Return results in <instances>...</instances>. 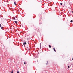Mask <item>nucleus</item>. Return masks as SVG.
I'll return each instance as SVG.
<instances>
[{"label":"nucleus","instance_id":"nucleus-1","mask_svg":"<svg viewBox=\"0 0 73 73\" xmlns=\"http://www.w3.org/2000/svg\"><path fill=\"white\" fill-rule=\"evenodd\" d=\"M24 46L25 45H26L27 44V43H26V42H25V41L24 43H23Z\"/></svg>","mask_w":73,"mask_h":73},{"label":"nucleus","instance_id":"nucleus-2","mask_svg":"<svg viewBox=\"0 0 73 73\" xmlns=\"http://www.w3.org/2000/svg\"><path fill=\"white\" fill-rule=\"evenodd\" d=\"M0 26L1 29H3V27H1V24H0Z\"/></svg>","mask_w":73,"mask_h":73},{"label":"nucleus","instance_id":"nucleus-3","mask_svg":"<svg viewBox=\"0 0 73 73\" xmlns=\"http://www.w3.org/2000/svg\"><path fill=\"white\" fill-rule=\"evenodd\" d=\"M53 50H54V52H56V50L55 49V48H54Z\"/></svg>","mask_w":73,"mask_h":73},{"label":"nucleus","instance_id":"nucleus-4","mask_svg":"<svg viewBox=\"0 0 73 73\" xmlns=\"http://www.w3.org/2000/svg\"><path fill=\"white\" fill-rule=\"evenodd\" d=\"M49 48H51V46L50 45H49Z\"/></svg>","mask_w":73,"mask_h":73},{"label":"nucleus","instance_id":"nucleus-5","mask_svg":"<svg viewBox=\"0 0 73 73\" xmlns=\"http://www.w3.org/2000/svg\"><path fill=\"white\" fill-rule=\"evenodd\" d=\"M15 22L16 24H17V21H15Z\"/></svg>","mask_w":73,"mask_h":73},{"label":"nucleus","instance_id":"nucleus-6","mask_svg":"<svg viewBox=\"0 0 73 73\" xmlns=\"http://www.w3.org/2000/svg\"><path fill=\"white\" fill-rule=\"evenodd\" d=\"M14 3L15 5H16V3L15 2H14Z\"/></svg>","mask_w":73,"mask_h":73},{"label":"nucleus","instance_id":"nucleus-7","mask_svg":"<svg viewBox=\"0 0 73 73\" xmlns=\"http://www.w3.org/2000/svg\"><path fill=\"white\" fill-rule=\"evenodd\" d=\"M70 22L71 23H72L73 22V20H71L70 21Z\"/></svg>","mask_w":73,"mask_h":73},{"label":"nucleus","instance_id":"nucleus-8","mask_svg":"<svg viewBox=\"0 0 73 73\" xmlns=\"http://www.w3.org/2000/svg\"><path fill=\"white\" fill-rule=\"evenodd\" d=\"M60 4H61V5H62V4H63L62 3H60Z\"/></svg>","mask_w":73,"mask_h":73},{"label":"nucleus","instance_id":"nucleus-9","mask_svg":"<svg viewBox=\"0 0 73 73\" xmlns=\"http://www.w3.org/2000/svg\"><path fill=\"white\" fill-rule=\"evenodd\" d=\"M13 19L14 20H15V17H13Z\"/></svg>","mask_w":73,"mask_h":73},{"label":"nucleus","instance_id":"nucleus-10","mask_svg":"<svg viewBox=\"0 0 73 73\" xmlns=\"http://www.w3.org/2000/svg\"><path fill=\"white\" fill-rule=\"evenodd\" d=\"M24 64H25V65L26 64L25 62H24Z\"/></svg>","mask_w":73,"mask_h":73},{"label":"nucleus","instance_id":"nucleus-11","mask_svg":"<svg viewBox=\"0 0 73 73\" xmlns=\"http://www.w3.org/2000/svg\"><path fill=\"white\" fill-rule=\"evenodd\" d=\"M68 68H69L70 67H69V66H68Z\"/></svg>","mask_w":73,"mask_h":73},{"label":"nucleus","instance_id":"nucleus-12","mask_svg":"<svg viewBox=\"0 0 73 73\" xmlns=\"http://www.w3.org/2000/svg\"><path fill=\"white\" fill-rule=\"evenodd\" d=\"M13 71L12 72H11V73H13Z\"/></svg>","mask_w":73,"mask_h":73},{"label":"nucleus","instance_id":"nucleus-13","mask_svg":"<svg viewBox=\"0 0 73 73\" xmlns=\"http://www.w3.org/2000/svg\"><path fill=\"white\" fill-rule=\"evenodd\" d=\"M17 73H20L19 72L17 71Z\"/></svg>","mask_w":73,"mask_h":73}]
</instances>
